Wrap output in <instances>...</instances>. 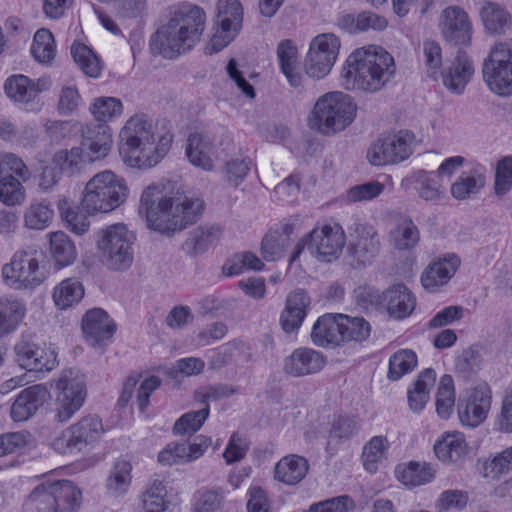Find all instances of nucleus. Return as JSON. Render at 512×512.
Wrapping results in <instances>:
<instances>
[{
	"mask_svg": "<svg viewBox=\"0 0 512 512\" xmlns=\"http://www.w3.org/2000/svg\"><path fill=\"white\" fill-rule=\"evenodd\" d=\"M90 112L98 122H108L123 112L122 102L114 97H98L90 106Z\"/></svg>",
	"mask_w": 512,
	"mask_h": 512,
	"instance_id": "nucleus-51",
	"label": "nucleus"
},
{
	"mask_svg": "<svg viewBox=\"0 0 512 512\" xmlns=\"http://www.w3.org/2000/svg\"><path fill=\"white\" fill-rule=\"evenodd\" d=\"M60 390L56 399L55 418L58 422H66L83 406L86 398L84 375L77 369L63 371L56 382Z\"/></svg>",
	"mask_w": 512,
	"mask_h": 512,
	"instance_id": "nucleus-12",
	"label": "nucleus"
},
{
	"mask_svg": "<svg viewBox=\"0 0 512 512\" xmlns=\"http://www.w3.org/2000/svg\"><path fill=\"white\" fill-rule=\"evenodd\" d=\"M126 181L110 170L95 174L85 186L81 206L89 214L109 213L127 199Z\"/></svg>",
	"mask_w": 512,
	"mask_h": 512,
	"instance_id": "nucleus-5",
	"label": "nucleus"
},
{
	"mask_svg": "<svg viewBox=\"0 0 512 512\" xmlns=\"http://www.w3.org/2000/svg\"><path fill=\"white\" fill-rule=\"evenodd\" d=\"M460 258L455 254H447L431 262L421 276L422 286L434 292L439 287L448 283L460 266Z\"/></svg>",
	"mask_w": 512,
	"mask_h": 512,
	"instance_id": "nucleus-24",
	"label": "nucleus"
},
{
	"mask_svg": "<svg viewBox=\"0 0 512 512\" xmlns=\"http://www.w3.org/2000/svg\"><path fill=\"white\" fill-rule=\"evenodd\" d=\"M53 217V210L46 201H33L24 213V223L29 229H45Z\"/></svg>",
	"mask_w": 512,
	"mask_h": 512,
	"instance_id": "nucleus-50",
	"label": "nucleus"
},
{
	"mask_svg": "<svg viewBox=\"0 0 512 512\" xmlns=\"http://www.w3.org/2000/svg\"><path fill=\"white\" fill-rule=\"evenodd\" d=\"M418 364L417 354L411 349H400L389 358L387 377L398 381L404 375L412 372Z\"/></svg>",
	"mask_w": 512,
	"mask_h": 512,
	"instance_id": "nucleus-43",
	"label": "nucleus"
},
{
	"mask_svg": "<svg viewBox=\"0 0 512 512\" xmlns=\"http://www.w3.org/2000/svg\"><path fill=\"white\" fill-rule=\"evenodd\" d=\"M222 235L220 226H200L190 232L182 245L183 251L190 256L204 253L211 245L217 242Z\"/></svg>",
	"mask_w": 512,
	"mask_h": 512,
	"instance_id": "nucleus-33",
	"label": "nucleus"
},
{
	"mask_svg": "<svg viewBox=\"0 0 512 512\" xmlns=\"http://www.w3.org/2000/svg\"><path fill=\"white\" fill-rule=\"evenodd\" d=\"M49 236V251L56 264L61 267L72 264L76 258V248L67 234L62 231L51 232Z\"/></svg>",
	"mask_w": 512,
	"mask_h": 512,
	"instance_id": "nucleus-40",
	"label": "nucleus"
},
{
	"mask_svg": "<svg viewBox=\"0 0 512 512\" xmlns=\"http://www.w3.org/2000/svg\"><path fill=\"white\" fill-rule=\"evenodd\" d=\"M384 188V184L378 181H369L363 184L355 185L347 190L346 201L348 203L371 201L382 194Z\"/></svg>",
	"mask_w": 512,
	"mask_h": 512,
	"instance_id": "nucleus-58",
	"label": "nucleus"
},
{
	"mask_svg": "<svg viewBox=\"0 0 512 512\" xmlns=\"http://www.w3.org/2000/svg\"><path fill=\"white\" fill-rule=\"evenodd\" d=\"M437 458L444 463H457L467 453V443L462 433L448 432L434 445Z\"/></svg>",
	"mask_w": 512,
	"mask_h": 512,
	"instance_id": "nucleus-35",
	"label": "nucleus"
},
{
	"mask_svg": "<svg viewBox=\"0 0 512 512\" xmlns=\"http://www.w3.org/2000/svg\"><path fill=\"white\" fill-rule=\"evenodd\" d=\"M342 342L364 341L370 336L371 326L362 317H350L339 314Z\"/></svg>",
	"mask_w": 512,
	"mask_h": 512,
	"instance_id": "nucleus-47",
	"label": "nucleus"
},
{
	"mask_svg": "<svg viewBox=\"0 0 512 512\" xmlns=\"http://www.w3.org/2000/svg\"><path fill=\"white\" fill-rule=\"evenodd\" d=\"M480 17L488 32H506L512 30V16L505 7L486 1L480 9Z\"/></svg>",
	"mask_w": 512,
	"mask_h": 512,
	"instance_id": "nucleus-37",
	"label": "nucleus"
},
{
	"mask_svg": "<svg viewBox=\"0 0 512 512\" xmlns=\"http://www.w3.org/2000/svg\"><path fill=\"white\" fill-rule=\"evenodd\" d=\"M166 487L162 481L154 480L143 493L142 506L145 512H163L166 508Z\"/></svg>",
	"mask_w": 512,
	"mask_h": 512,
	"instance_id": "nucleus-56",
	"label": "nucleus"
},
{
	"mask_svg": "<svg viewBox=\"0 0 512 512\" xmlns=\"http://www.w3.org/2000/svg\"><path fill=\"white\" fill-rule=\"evenodd\" d=\"M382 303L391 317L404 319L415 309L416 299L405 285L396 284L383 292Z\"/></svg>",
	"mask_w": 512,
	"mask_h": 512,
	"instance_id": "nucleus-28",
	"label": "nucleus"
},
{
	"mask_svg": "<svg viewBox=\"0 0 512 512\" xmlns=\"http://www.w3.org/2000/svg\"><path fill=\"white\" fill-rule=\"evenodd\" d=\"M356 115V106L342 92L321 96L308 118L309 127L324 135H333L350 125Z\"/></svg>",
	"mask_w": 512,
	"mask_h": 512,
	"instance_id": "nucleus-6",
	"label": "nucleus"
},
{
	"mask_svg": "<svg viewBox=\"0 0 512 512\" xmlns=\"http://www.w3.org/2000/svg\"><path fill=\"white\" fill-rule=\"evenodd\" d=\"M389 442L384 436L372 437L364 446L362 452L363 466L369 473H375L378 464L387 458Z\"/></svg>",
	"mask_w": 512,
	"mask_h": 512,
	"instance_id": "nucleus-44",
	"label": "nucleus"
},
{
	"mask_svg": "<svg viewBox=\"0 0 512 512\" xmlns=\"http://www.w3.org/2000/svg\"><path fill=\"white\" fill-rule=\"evenodd\" d=\"M436 470L427 462L410 461L396 468V475L404 485L416 487L431 482Z\"/></svg>",
	"mask_w": 512,
	"mask_h": 512,
	"instance_id": "nucleus-36",
	"label": "nucleus"
},
{
	"mask_svg": "<svg viewBox=\"0 0 512 512\" xmlns=\"http://www.w3.org/2000/svg\"><path fill=\"white\" fill-rule=\"evenodd\" d=\"M14 351L19 365L29 371H50L56 365L54 351L46 350L28 339H21Z\"/></svg>",
	"mask_w": 512,
	"mask_h": 512,
	"instance_id": "nucleus-20",
	"label": "nucleus"
},
{
	"mask_svg": "<svg viewBox=\"0 0 512 512\" xmlns=\"http://www.w3.org/2000/svg\"><path fill=\"white\" fill-rule=\"evenodd\" d=\"M395 74L394 57L383 47L371 44L355 49L347 57L340 73L341 86L373 94L386 87Z\"/></svg>",
	"mask_w": 512,
	"mask_h": 512,
	"instance_id": "nucleus-1",
	"label": "nucleus"
},
{
	"mask_svg": "<svg viewBox=\"0 0 512 512\" xmlns=\"http://www.w3.org/2000/svg\"><path fill=\"white\" fill-rule=\"evenodd\" d=\"M480 366V354L472 348L464 350L455 359V370L463 377H470L475 374L480 369Z\"/></svg>",
	"mask_w": 512,
	"mask_h": 512,
	"instance_id": "nucleus-63",
	"label": "nucleus"
},
{
	"mask_svg": "<svg viewBox=\"0 0 512 512\" xmlns=\"http://www.w3.org/2000/svg\"><path fill=\"white\" fill-rule=\"evenodd\" d=\"M488 89L501 97L512 95V39L492 45L481 66Z\"/></svg>",
	"mask_w": 512,
	"mask_h": 512,
	"instance_id": "nucleus-8",
	"label": "nucleus"
},
{
	"mask_svg": "<svg viewBox=\"0 0 512 512\" xmlns=\"http://www.w3.org/2000/svg\"><path fill=\"white\" fill-rule=\"evenodd\" d=\"M204 202L185 195L162 196L155 184L143 191L139 212L146 217L148 226L160 233L171 234L195 223L202 215Z\"/></svg>",
	"mask_w": 512,
	"mask_h": 512,
	"instance_id": "nucleus-2",
	"label": "nucleus"
},
{
	"mask_svg": "<svg viewBox=\"0 0 512 512\" xmlns=\"http://www.w3.org/2000/svg\"><path fill=\"white\" fill-rule=\"evenodd\" d=\"M510 471H512V446L497 453L483 464L484 476L492 479H497Z\"/></svg>",
	"mask_w": 512,
	"mask_h": 512,
	"instance_id": "nucleus-57",
	"label": "nucleus"
},
{
	"mask_svg": "<svg viewBox=\"0 0 512 512\" xmlns=\"http://www.w3.org/2000/svg\"><path fill=\"white\" fill-rule=\"evenodd\" d=\"M104 434L102 420L97 415H86L56 436L51 447L62 455L75 456L93 448Z\"/></svg>",
	"mask_w": 512,
	"mask_h": 512,
	"instance_id": "nucleus-9",
	"label": "nucleus"
},
{
	"mask_svg": "<svg viewBox=\"0 0 512 512\" xmlns=\"http://www.w3.org/2000/svg\"><path fill=\"white\" fill-rule=\"evenodd\" d=\"M7 96L18 102L27 103L37 96V90L33 88V81L24 75L9 77L4 85Z\"/></svg>",
	"mask_w": 512,
	"mask_h": 512,
	"instance_id": "nucleus-46",
	"label": "nucleus"
},
{
	"mask_svg": "<svg viewBox=\"0 0 512 512\" xmlns=\"http://www.w3.org/2000/svg\"><path fill=\"white\" fill-rule=\"evenodd\" d=\"M206 21L207 15L201 6L182 1L167 6L156 32H204Z\"/></svg>",
	"mask_w": 512,
	"mask_h": 512,
	"instance_id": "nucleus-13",
	"label": "nucleus"
},
{
	"mask_svg": "<svg viewBox=\"0 0 512 512\" xmlns=\"http://www.w3.org/2000/svg\"><path fill=\"white\" fill-rule=\"evenodd\" d=\"M485 183L486 177L480 169L463 172L451 185L450 193L457 200H465L478 194Z\"/></svg>",
	"mask_w": 512,
	"mask_h": 512,
	"instance_id": "nucleus-38",
	"label": "nucleus"
},
{
	"mask_svg": "<svg viewBox=\"0 0 512 512\" xmlns=\"http://www.w3.org/2000/svg\"><path fill=\"white\" fill-rule=\"evenodd\" d=\"M26 315V305L12 295L0 297V338L14 332Z\"/></svg>",
	"mask_w": 512,
	"mask_h": 512,
	"instance_id": "nucleus-29",
	"label": "nucleus"
},
{
	"mask_svg": "<svg viewBox=\"0 0 512 512\" xmlns=\"http://www.w3.org/2000/svg\"><path fill=\"white\" fill-rule=\"evenodd\" d=\"M492 393L486 383L475 386L465 401L458 403V416L463 425L476 427L487 417L491 407Z\"/></svg>",
	"mask_w": 512,
	"mask_h": 512,
	"instance_id": "nucleus-17",
	"label": "nucleus"
},
{
	"mask_svg": "<svg viewBox=\"0 0 512 512\" xmlns=\"http://www.w3.org/2000/svg\"><path fill=\"white\" fill-rule=\"evenodd\" d=\"M310 306L308 294L301 289L291 292L280 315V324L286 333L297 331L306 317Z\"/></svg>",
	"mask_w": 512,
	"mask_h": 512,
	"instance_id": "nucleus-27",
	"label": "nucleus"
},
{
	"mask_svg": "<svg viewBox=\"0 0 512 512\" xmlns=\"http://www.w3.org/2000/svg\"><path fill=\"white\" fill-rule=\"evenodd\" d=\"M49 397V392L43 385H33L22 390L10 410L13 421L21 422L29 419Z\"/></svg>",
	"mask_w": 512,
	"mask_h": 512,
	"instance_id": "nucleus-25",
	"label": "nucleus"
},
{
	"mask_svg": "<svg viewBox=\"0 0 512 512\" xmlns=\"http://www.w3.org/2000/svg\"><path fill=\"white\" fill-rule=\"evenodd\" d=\"M325 365L324 356L310 348H298L284 360L283 370L293 377L318 373Z\"/></svg>",
	"mask_w": 512,
	"mask_h": 512,
	"instance_id": "nucleus-22",
	"label": "nucleus"
},
{
	"mask_svg": "<svg viewBox=\"0 0 512 512\" xmlns=\"http://www.w3.org/2000/svg\"><path fill=\"white\" fill-rule=\"evenodd\" d=\"M200 34H152L149 46L154 55L173 59L190 50L198 41Z\"/></svg>",
	"mask_w": 512,
	"mask_h": 512,
	"instance_id": "nucleus-21",
	"label": "nucleus"
},
{
	"mask_svg": "<svg viewBox=\"0 0 512 512\" xmlns=\"http://www.w3.org/2000/svg\"><path fill=\"white\" fill-rule=\"evenodd\" d=\"M208 416V405L200 410L187 412L175 422L173 432L176 435H191L203 426Z\"/></svg>",
	"mask_w": 512,
	"mask_h": 512,
	"instance_id": "nucleus-52",
	"label": "nucleus"
},
{
	"mask_svg": "<svg viewBox=\"0 0 512 512\" xmlns=\"http://www.w3.org/2000/svg\"><path fill=\"white\" fill-rule=\"evenodd\" d=\"M415 136L408 130L380 137L367 150V160L373 166H385L400 163L413 152Z\"/></svg>",
	"mask_w": 512,
	"mask_h": 512,
	"instance_id": "nucleus-11",
	"label": "nucleus"
},
{
	"mask_svg": "<svg viewBox=\"0 0 512 512\" xmlns=\"http://www.w3.org/2000/svg\"><path fill=\"white\" fill-rule=\"evenodd\" d=\"M340 47L341 40L336 34H317L304 61L305 73L317 80L325 78L338 58Z\"/></svg>",
	"mask_w": 512,
	"mask_h": 512,
	"instance_id": "nucleus-14",
	"label": "nucleus"
},
{
	"mask_svg": "<svg viewBox=\"0 0 512 512\" xmlns=\"http://www.w3.org/2000/svg\"><path fill=\"white\" fill-rule=\"evenodd\" d=\"M309 464L306 458L291 454L281 458L274 469V477L277 481L286 485L299 483L307 474Z\"/></svg>",
	"mask_w": 512,
	"mask_h": 512,
	"instance_id": "nucleus-31",
	"label": "nucleus"
},
{
	"mask_svg": "<svg viewBox=\"0 0 512 512\" xmlns=\"http://www.w3.org/2000/svg\"><path fill=\"white\" fill-rule=\"evenodd\" d=\"M82 331L86 342L94 348H103L110 343L116 325L102 308L88 310L82 318Z\"/></svg>",
	"mask_w": 512,
	"mask_h": 512,
	"instance_id": "nucleus-18",
	"label": "nucleus"
},
{
	"mask_svg": "<svg viewBox=\"0 0 512 512\" xmlns=\"http://www.w3.org/2000/svg\"><path fill=\"white\" fill-rule=\"evenodd\" d=\"M134 241V233L123 223H116L100 230L97 247L106 266L115 271L129 268L133 262Z\"/></svg>",
	"mask_w": 512,
	"mask_h": 512,
	"instance_id": "nucleus-10",
	"label": "nucleus"
},
{
	"mask_svg": "<svg viewBox=\"0 0 512 512\" xmlns=\"http://www.w3.org/2000/svg\"><path fill=\"white\" fill-rule=\"evenodd\" d=\"M244 345L238 341H231L221 345L212 352L209 360L211 369H220L235 360L243 351Z\"/></svg>",
	"mask_w": 512,
	"mask_h": 512,
	"instance_id": "nucleus-59",
	"label": "nucleus"
},
{
	"mask_svg": "<svg viewBox=\"0 0 512 512\" xmlns=\"http://www.w3.org/2000/svg\"><path fill=\"white\" fill-rule=\"evenodd\" d=\"M512 188V157H504L496 166L494 190L496 195L503 196Z\"/></svg>",
	"mask_w": 512,
	"mask_h": 512,
	"instance_id": "nucleus-62",
	"label": "nucleus"
},
{
	"mask_svg": "<svg viewBox=\"0 0 512 512\" xmlns=\"http://www.w3.org/2000/svg\"><path fill=\"white\" fill-rule=\"evenodd\" d=\"M132 465L129 461L118 460L112 466L106 479V489L112 496L124 495L131 484Z\"/></svg>",
	"mask_w": 512,
	"mask_h": 512,
	"instance_id": "nucleus-41",
	"label": "nucleus"
},
{
	"mask_svg": "<svg viewBox=\"0 0 512 512\" xmlns=\"http://www.w3.org/2000/svg\"><path fill=\"white\" fill-rule=\"evenodd\" d=\"M475 73L472 58L462 50H459L451 63L444 68L439 75L443 85L453 94L460 95L471 81Z\"/></svg>",
	"mask_w": 512,
	"mask_h": 512,
	"instance_id": "nucleus-19",
	"label": "nucleus"
},
{
	"mask_svg": "<svg viewBox=\"0 0 512 512\" xmlns=\"http://www.w3.org/2000/svg\"><path fill=\"white\" fill-rule=\"evenodd\" d=\"M420 231L410 216L400 215L389 232V241L400 251H408L417 246Z\"/></svg>",
	"mask_w": 512,
	"mask_h": 512,
	"instance_id": "nucleus-30",
	"label": "nucleus"
},
{
	"mask_svg": "<svg viewBox=\"0 0 512 512\" xmlns=\"http://www.w3.org/2000/svg\"><path fill=\"white\" fill-rule=\"evenodd\" d=\"M82 504L81 490L70 480H45L29 493L23 512H77Z\"/></svg>",
	"mask_w": 512,
	"mask_h": 512,
	"instance_id": "nucleus-4",
	"label": "nucleus"
},
{
	"mask_svg": "<svg viewBox=\"0 0 512 512\" xmlns=\"http://www.w3.org/2000/svg\"><path fill=\"white\" fill-rule=\"evenodd\" d=\"M468 503V494L461 490L443 491L435 502L436 512L462 510Z\"/></svg>",
	"mask_w": 512,
	"mask_h": 512,
	"instance_id": "nucleus-61",
	"label": "nucleus"
},
{
	"mask_svg": "<svg viewBox=\"0 0 512 512\" xmlns=\"http://www.w3.org/2000/svg\"><path fill=\"white\" fill-rule=\"evenodd\" d=\"M410 185L424 201L437 202L444 196L442 178L434 171L417 170L413 172L401 182L402 187Z\"/></svg>",
	"mask_w": 512,
	"mask_h": 512,
	"instance_id": "nucleus-26",
	"label": "nucleus"
},
{
	"mask_svg": "<svg viewBox=\"0 0 512 512\" xmlns=\"http://www.w3.org/2000/svg\"><path fill=\"white\" fill-rule=\"evenodd\" d=\"M25 199V190L14 176L0 177V201L7 206L21 204Z\"/></svg>",
	"mask_w": 512,
	"mask_h": 512,
	"instance_id": "nucleus-55",
	"label": "nucleus"
},
{
	"mask_svg": "<svg viewBox=\"0 0 512 512\" xmlns=\"http://www.w3.org/2000/svg\"><path fill=\"white\" fill-rule=\"evenodd\" d=\"M112 144L110 128L105 124L87 125L82 131L81 147L88 161L100 160L107 156Z\"/></svg>",
	"mask_w": 512,
	"mask_h": 512,
	"instance_id": "nucleus-23",
	"label": "nucleus"
},
{
	"mask_svg": "<svg viewBox=\"0 0 512 512\" xmlns=\"http://www.w3.org/2000/svg\"><path fill=\"white\" fill-rule=\"evenodd\" d=\"M52 162L62 173L74 175L80 172L89 161L82 147L76 146L70 150L57 151L52 158Z\"/></svg>",
	"mask_w": 512,
	"mask_h": 512,
	"instance_id": "nucleus-42",
	"label": "nucleus"
},
{
	"mask_svg": "<svg viewBox=\"0 0 512 512\" xmlns=\"http://www.w3.org/2000/svg\"><path fill=\"white\" fill-rule=\"evenodd\" d=\"M71 55L85 75L92 78L99 76L101 63L90 47L84 43L75 41L71 46Z\"/></svg>",
	"mask_w": 512,
	"mask_h": 512,
	"instance_id": "nucleus-45",
	"label": "nucleus"
},
{
	"mask_svg": "<svg viewBox=\"0 0 512 512\" xmlns=\"http://www.w3.org/2000/svg\"><path fill=\"white\" fill-rule=\"evenodd\" d=\"M83 297L84 287L77 278L64 279L53 290V300L59 309L70 308Z\"/></svg>",
	"mask_w": 512,
	"mask_h": 512,
	"instance_id": "nucleus-39",
	"label": "nucleus"
},
{
	"mask_svg": "<svg viewBox=\"0 0 512 512\" xmlns=\"http://www.w3.org/2000/svg\"><path fill=\"white\" fill-rule=\"evenodd\" d=\"M5 283L15 289L33 288L44 280L37 251H18L2 268Z\"/></svg>",
	"mask_w": 512,
	"mask_h": 512,
	"instance_id": "nucleus-15",
	"label": "nucleus"
},
{
	"mask_svg": "<svg viewBox=\"0 0 512 512\" xmlns=\"http://www.w3.org/2000/svg\"><path fill=\"white\" fill-rule=\"evenodd\" d=\"M243 24V6L239 0H217L215 25L222 32H239Z\"/></svg>",
	"mask_w": 512,
	"mask_h": 512,
	"instance_id": "nucleus-32",
	"label": "nucleus"
},
{
	"mask_svg": "<svg viewBox=\"0 0 512 512\" xmlns=\"http://www.w3.org/2000/svg\"><path fill=\"white\" fill-rule=\"evenodd\" d=\"M31 443L28 431L9 432L0 435V457L22 453Z\"/></svg>",
	"mask_w": 512,
	"mask_h": 512,
	"instance_id": "nucleus-54",
	"label": "nucleus"
},
{
	"mask_svg": "<svg viewBox=\"0 0 512 512\" xmlns=\"http://www.w3.org/2000/svg\"><path fill=\"white\" fill-rule=\"evenodd\" d=\"M424 65L427 75L436 80L442 67V49L440 45L432 40L423 43Z\"/></svg>",
	"mask_w": 512,
	"mask_h": 512,
	"instance_id": "nucleus-60",
	"label": "nucleus"
},
{
	"mask_svg": "<svg viewBox=\"0 0 512 512\" xmlns=\"http://www.w3.org/2000/svg\"><path fill=\"white\" fill-rule=\"evenodd\" d=\"M440 25L446 32H471L472 30L467 12L459 6L445 8L440 16Z\"/></svg>",
	"mask_w": 512,
	"mask_h": 512,
	"instance_id": "nucleus-48",
	"label": "nucleus"
},
{
	"mask_svg": "<svg viewBox=\"0 0 512 512\" xmlns=\"http://www.w3.org/2000/svg\"><path fill=\"white\" fill-rule=\"evenodd\" d=\"M233 149V140L225 128L213 133L195 132L187 139L185 153L189 162L206 172L216 167V161Z\"/></svg>",
	"mask_w": 512,
	"mask_h": 512,
	"instance_id": "nucleus-7",
	"label": "nucleus"
},
{
	"mask_svg": "<svg viewBox=\"0 0 512 512\" xmlns=\"http://www.w3.org/2000/svg\"><path fill=\"white\" fill-rule=\"evenodd\" d=\"M33 58L43 64L49 65L56 56V45L53 34H34L30 48Z\"/></svg>",
	"mask_w": 512,
	"mask_h": 512,
	"instance_id": "nucleus-53",
	"label": "nucleus"
},
{
	"mask_svg": "<svg viewBox=\"0 0 512 512\" xmlns=\"http://www.w3.org/2000/svg\"><path fill=\"white\" fill-rule=\"evenodd\" d=\"M339 314H325L318 318L312 328L311 339L317 346L342 342Z\"/></svg>",
	"mask_w": 512,
	"mask_h": 512,
	"instance_id": "nucleus-34",
	"label": "nucleus"
},
{
	"mask_svg": "<svg viewBox=\"0 0 512 512\" xmlns=\"http://www.w3.org/2000/svg\"><path fill=\"white\" fill-rule=\"evenodd\" d=\"M354 506L351 497L342 495L311 505L309 512H350Z\"/></svg>",
	"mask_w": 512,
	"mask_h": 512,
	"instance_id": "nucleus-64",
	"label": "nucleus"
},
{
	"mask_svg": "<svg viewBox=\"0 0 512 512\" xmlns=\"http://www.w3.org/2000/svg\"><path fill=\"white\" fill-rule=\"evenodd\" d=\"M307 237L309 253L321 262L338 259L346 243L345 232L337 223L315 227Z\"/></svg>",
	"mask_w": 512,
	"mask_h": 512,
	"instance_id": "nucleus-16",
	"label": "nucleus"
},
{
	"mask_svg": "<svg viewBox=\"0 0 512 512\" xmlns=\"http://www.w3.org/2000/svg\"><path fill=\"white\" fill-rule=\"evenodd\" d=\"M119 136L124 161L129 166L139 169L157 165L169 151L173 140L169 131L157 134L153 121L145 114L130 117Z\"/></svg>",
	"mask_w": 512,
	"mask_h": 512,
	"instance_id": "nucleus-3",
	"label": "nucleus"
},
{
	"mask_svg": "<svg viewBox=\"0 0 512 512\" xmlns=\"http://www.w3.org/2000/svg\"><path fill=\"white\" fill-rule=\"evenodd\" d=\"M365 234L361 235L353 246V254L359 262H370L379 252L380 241L372 227L363 228Z\"/></svg>",
	"mask_w": 512,
	"mask_h": 512,
	"instance_id": "nucleus-49",
	"label": "nucleus"
}]
</instances>
